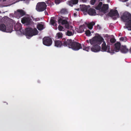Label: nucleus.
I'll return each instance as SVG.
<instances>
[{"label":"nucleus","mask_w":131,"mask_h":131,"mask_svg":"<svg viewBox=\"0 0 131 131\" xmlns=\"http://www.w3.org/2000/svg\"><path fill=\"white\" fill-rule=\"evenodd\" d=\"M104 40L103 38L100 35L95 36L91 39L90 40V43L92 45H94L91 48L92 51L94 52H97L99 51L101 49V47L99 45Z\"/></svg>","instance_id":"nucleus-1"},{"label":"nucleus","mask_w":131,"mask_h":131,"mask_svg":"<svg viewBox=\"0 0 131 131\" xmlns=\"http://www.w3.org/2000/svg\"><path fill=\"white\" fill-rule=\"evenodd\" d=\"M102 45L101 48L102 51H107L108 52L110 53L111 54H113V49H110L109 45H106V43L104 41Z\"/></svg>","instance_id":"nucleus-2"},{"label":"nucleus","mask_w":131,"mask_h":131,"mask_svg":"<svg viewBox=\"0 0 131 131\" xmlns=\"http://www.w3.org/2000/svg\"><path fill=\"white\" fill-rule=\"evenodd\" d=\"M46 7L47 5L44 2H40L37 4L36 9L38 12H42L46 9Z\"/></svg>","instance_id":"nucleus-3"},{"label":"nucleus","mask_w":131,"mask_h":131,"mask_svg":"<svg viewBox=\"0 0 131 131\" xmlns=\"http://www.w3.org/2000/svg\"><path fill=\"white\" fill-rule=\"evenodd\" d=\"M42 42L44 45L49 46L52 45V39L50 37H45L43 38Z\"/></svg>","instance_id":"nucleus-4"},{"label":"nucleus","mask_w":131,"mask_h":131,"mask_svg":"<svg viewBox=\"0 0 131 131\" xmlns=\"http://www.w3.org/2000/svg\"><path fill=\"white\" fill-rule=\"evenodd\" d=\"M70 48L74 50L77 51L82 48V47L80 43L72 41Z\"/></svg>","instance_id":"nucleus-5"},{"label":"nucleus","mask_w":131,"mask_h":131,"mask_svg":"<svg viewBox=\"0 0 131 131\" xmlns=\"http://www.w3.org/2000/svg\"><path fill=\"white\" fill-rule=\"evenodd\" d=\"M121 19L124 22H127L131 19V14L128 12H124L121 16Z\"/></svg>","instance_id":"nucleus-6"},{"label":"nucleus","mask_w":131,"mask_h":131,"mask_svg":"<svg viewBox=\"0 0 131 131\" xmlns=\"http://www.w3.org/2000/svg\"><path fill=\"white\" fill-rule=\"evenodd\" d=\"M72 41L71 39H68L65 38H63L62 39L63 46L64 47H68L69 48L71 46V44Z\"/></svg>","instance_id":"nucleus-7"},{"label":"nucleus","mask_w":131,"mask_h":131,"mask_svg":"<svg viewBox=\"0 0 131 131\" xmlns=\"http://www.w3.org/2000/svg\"><path fill=\"white\" fill-rule=\"evenodd\" d=\"M21 21L22 23L25 24L26 25H28L30 24L32 21L30 18L24 17L22 18Z\"/></svg>","instance_id":"nucleus-8"},{"label":"nucleus","mask_w":131,"mask_h":131,"mask_svg":"<svg viewBox=\"0 0 131 131\" xmlns=\"http://www.w3.org/2000/svg\"><path fill=\"white\" fill-rule=\"evenodd\" d=\"M108 15L109 16L111 17L116 16L117 17H118L119 16V14L117 10H114L113 9L110 10Z\"/></svg>","instance_id":"nucleus-9"},{"label":"nucleus","mask_w":131,"mask_h":131,"mask_svg":"<svg viewBox=\"0 0 131 131\" xmlns=\"http://www.w3.org/2000/svg\"><path fill=\"white\" fill-rule=\"evenodd\" d=\"M32 28H27L25 29V31L24 34L26 36L31 37L33 36L32 33Z\"/></svg>","instance_id":"nucleus-10"},{"label":"nucleus","mask_w":131,"mask_h":131,"mask_svg":"<svg viewBox=\"0 0 131 131\" xmlns=\"http://www.w3.org/2000/svg\"><path fill=\"white\" fill-rule=\"evenodd\" d=\"M108 8V4H103L101 7L100 11L104 13H106Z\"/></svg>","instance_id":"nucleus-11"},{"label":"nucleus","mask_w":131,"mask_h":131,"mask_svg":"<svg viewBox=\"0 0 131 131\" xmlns=\"http://www.w3.org/2000/svg\"><path fill=\"white\" fill-rule=\"evenodd\" d=\"M121 46V43L119 42H117L115 44V47L114 50L113 49V53H114V51L118 52Z\"/></svg>","instance_id":"nucleus-12"},{"label":"nucleus","mask_w":131,"mask_h":131,"mask_svg":"<svg viewBox=\"0 0 131 131\" xmlns=\"http://www.w3.org/2000/svg\"><path fill=\"white\" fill-rule=\"evenodd\" d=\"M87 12L88 14L91 16H95L96 14L95 10L92 8H89Z\"/></svg>","instance_id":"nucleus-13"},{"label":"nucleus","mask_w":131,"mask_h":131,"mask_svg":"<svg viewBox=\"0 0 131 131\" xmlns=\"http://www.w3.org/2000/svg\"><path fill=\"white\" fill-rule=\"evenodd\" d=\"M54 46L58 47H60L62 46H63L62 40L60 41L59 40H56L54 41Z\"/></svg>","instance_id":"nucleus-14"},{"label":"nucleus","mask_w":131,"mask_h":131,"mask_svg":"<svg viewBox=\"0 0 131 131\" xmlns=\"http://www.w3.org/2000/svg\"><path fill=\"white\" fill-rule=\"evenodd\" d=\"M25 14V13L24 10L20 9H18L15 13L16 14L18 15L19 17L23 16Z\"/></svg>","instance_id":"nucleus-15"},{"label":"nucleus","mask_w":131,"mask_h":131,"mask_svg":"<svg viewBox=\"0 0 131 131\" xmlns=\"http://www.w3.org/2000/svg\"><path fill=\"white\" fill-rule=\"evenodd\" d=\"M21 26L20 24H17L14 26V28L16 31H21Z\"/></svg>","instance_id":"nucleus-16"},{"label":"nucleus","mask_w":131,"mask_h":131,"mask_svg":"<svg viewBox=\"0 0 131 131\" xmlns=\"http://www.w3.org/2000/svg\"><path fill=\"white\" fill-rule=\"evenodd\" d=\"M120 50L122 53H127L128 51V49L125 46H122Z\"/></svg>","instance_id":"nucleus-17"},{"label":"nucleus","mask_w":131,"mask_h":131,"mask_svg":"<svg viewBox=\"0 0 131 131\" xmlns=\"http://www.w3.org/2000/svg\"><path fill=\"white\" fill-rule=\"evenodd\" d=\"M90 7V6L89 5L86 6L83 5H82V7H81V10L85 12H87L88 10V9Z\"/></svg>","instance_id":"nucleus-18"},{"label":"nucleus","mask_w":131,"mask_h":131,"mask_svg":"<svg viewBox=\"0 0 131 131\" xmlns=\"http://www.w3.org/2000/svg\"><path fill=\"white\" fill-rule=\"evenodd\" d=\"M68 21L66 20L63 19H62L60 18L58 20V23L59 24H61L62 25H65L67 23Z\"/></svg>","instance_id":"nucleus-19"},{"label":"nucleus","mask_w":131,"mask_h":131,"mask_svg":"<svg viewBox=\"0 0 131 131\" xmlns=\"http://www.w3.org/2000/svg\"><path fill=\"white\" fill-rule=\"evenodd\" d=\"M102 2H100L99 1V2L97 4L98 5L95 7V9L100 11L102 7L101 6L102 5Z\"/></svg>","instance_id":"nucleus-20"},{"label":"nucleus","mask_w":131,"mask_h":131,"mask_svg":"<svg viewBox=\"0 0 131 131\" xmlns=\"http://www.w3.org/2000/svg\"><path fill=\"white\" fill-rule=\"evenodd\" d=\"M60 13L61 14H66L68 13V11L66 8H63L61 9Z\"/></svg>","instance_id":"nucleus-21"},{"label":"nucleus","mask_w":131,"mask_h":131,"mask_svg":"<svg viewBox=\"0 0 131 131\" xmlns=\"http://www.w3.org/2000/svg\"><path fill=\"white\" fill-rule=\"evenodd\" d=\"M6 27L4 24H2L0 25V30L3 32L5 31Z\"/></svg>","instance_id":"nucleus-22"},{"label":"nucleus","mask_w":131,"mask_h":131,"mask_svg":"<svg viewBox=\"0 0 131 131\" xmlns=\"http://www.w3.org/2000/svg\"><path fill=\"white\" fill-rule=\"evenodd\" d=\"M95 23L94 22H91L87 24V27L88 28L91 29L93 28V26L95 25Z\"/></svg>","instance_id":"nucleus-23"},{"label":"nucleus","mask_w":131,"mask_h":131,"mask_svg":"<svg viewBox=\"0 0 131 131\" xmlns=\"http://www.w3.org/2000/svg\"><path fill=\"white\" fill-rule=\"evenodd\" d=\"M99 0H91L90 1V3L92 5H94L95 4V5H97L99 2Z\"/></svg>","instance_id":"nucleus-24"},{"label":"nucleus","mask_w":131,"mask_h":131,"mask_svg":"<svg viewBox=\"0 0 131 131\" xmlns=\"http://www.w3.org/2000/svg\"><path fill=\"white\" fill-rule=\"evenodd\" d=\"M78 2V0H71L69 2V5L71 6H72V4H77Z\"/></svg>","instance_id":"nucleus-25"},{"label":"nucleus","mask_w":131,"mask_h":131,"mask_svg":"<svg viewBox=\"0 0 131 131\" xmlns=\"http://www.w3.org/2000/svg\"><path fill=\"white\" fill-rule=\"evenodd\" d=\"M38 32V31L36 28H34L33 29L32 28V33L33 36L37 35Z\"/></svg>","instance_id":"nucleus-26"},{"label":"nucleus","mask_w":131,"mask_h":131,"mask_svg":"<svg viewBox=\"0 0 131 131\" xmlns=\"http://www.w3.org/2000/svg\"><path fill=\"white\" fill-rule=\"evenodd\" d=\"M62 37V34L61 32H59L56 34V38L57 39L61 38Z\"/></svg>","instance_id":"nucleus-27"},{"label":"nucleus","mask_w":131,"mask_h":131,"mask_svg":"<svg viewBox=\"0 0 131 131\" xmlns=\"http://www.w3.org/2000/svg\"><path fill=\"white\" fill-rule=\"evenodd\" d=\"M37 28L39 30H41L43 29V25L42 24H39L37 25Z\"/></svg>","instance_id":"nucleus-28"},{"label":"nucleus","mask_w":131,"mask_h":131,"mask_svg":"<svg viewBox=\"0 0 131 131\" xmlns=\"http://www.w3.org/2000/svg\"><path fill=\"white\" fill-rule=\"evenodd\" d=\"M126 22L127 23L125 24V25L126 26V27L128 28H131V20L130 19L128 21ZM129 30H131V29Z\"/></svg>","instance_id":"nucleus-29"},{"label":"nucleus","mask_w":131,"mask_h":131,"mask_svg":"<svg viewBox=\"0 0 131 131\" xmlns=\"http://www.w3.org/2000/svg\"><path fill=\"white\" fill-rule=\"evenodd\" d=\"M12 28L11 27H8L6 28L5 31L6 32H11L12 31Z\"/></svg>","instance_id":"nucleus-30"},{"label":"nucleus","mask_w":131,"mask_h":131,"mask_svg":"<svg viewBox=\"0 0 131 131\" xmlns=\"http://www.w3.org/2000/svg\"><path fill=\"white\" fill-rule=\"evenodd\" d=\"M56 21L55 20L51 19L50 20V23L51 25L54 26L56 25Z\"/></svg>","instance_id":"nucleus-31"},{"label":"nucleus","mask_w":131,"mask_h":131,"mask_svg":"<svg viewBox=\"0 0 131 131\" xmlns=\"http://www.w3.org/2000/svg\"><path fill=\"white\" fill-rule=\"evenodd\" d=\"M66 35L68 36H72L74 34V33H73L71 31L68 30L66 32Z\"/></svg>","instance_id":"nucleus-32"},{"label":"nucleus","mask_w":131,"mask_h":131,"mask_svg":"<svg viewBox=\"0 0 131 131\" xmlns=\"http://www.w3.org/2000/svg\"><path fill=\"white\" fill-rule=\"evenodd\" d=\"M85 34L86 36H90L91 34L90 31L89 30H88L85 31Z\"/></svg>","instance_id":"nucleus-33"},{"label":"nucleus","mask_w":131,"mask_h":131,"mask_svg":"<svg viewBox=\"0 0 131 131\" xmlns=\"http://www.w3.org/2000/svg\"><path fill=\"white\" fill-rule=\"evenodd\" d=\"M110 42L112 43H113L115 42L116 40L114 38H112L110 40Z\"/></svg>","instance_id":"nucleus-34"},{"label":"nucleus","mask_w":131,"mask_h":131,"mask_svg":"<svg viewBox=\"0 0 131 131\" xmlns=\"http://www.w3.org/2000/svg\"><path fill=\"white\" fill-rule=\"evenodd\" d=\"M90 47H85L83 48V50H86L87 51H88L90 49Z\"/></svg>","instance_id":"nucleus-35"},{"label":"nucleus","mask_w":131,"mask_h":131,"mask_svg":"<svg viewBox=\"0 0 131 131\" xmlns=\"http://www.w3.org/2000/svg\"><path fill=\"white\" fill-rule=\"evenodd\" d=\"M63 29H64V28H63V27L61 26H59L58 27V30L60 31H61Z\"/></svg>","instance_id":"nucleus-36"},{"label":"nucleus","mask_w":131,"mask_h":131,"mask_svg":"<svg viewBox=\"0 0 131 131\" xmlns=\"http://www.w3.org/2000/svg\"><path fill=\"white\" fill-rule=\"evenodd\" d=\"M65 27L69 29V24L68 22V23H67L66 24L64 25Z\"/></svg>","instance_id":"nucleus-37"},{"label":"nucleus","mask_w":131,"mask_h":131,"mask_svg":"<svg viewBox=\"0 0 131 131\" xmlns=\"http://www.w3.org/2000/svg\"><path fill=\"white\" fill-rule=\"evenodd\" d=\"M55 3L57 4H58L60 2V0H54Z\"/></svg>","instance_id":"nucleus-38"},{"label":"nucleus","mask_w":131,"mask_h":131,"mask_svg":"<svg viewBox=\"0 0 131 131\" xmlns=\"http://www.w3.org/2000/svg\"><path fill=\"white\" fill-rule=\"evenodd\" d=\"M97 29L99 30H100L101 29V27L99 25H97Z\"/></svg>","instance_id":"nucleus-39"},{"label":"nucleus","mask_w":131,"mask_h":131,"mask_svg":"<svg viewBox=\"0 0 131 131\" xmlns=\"http://www.w3.org/2000/svg\"><path fill=\"white\" fill-rule=\"evenodd\" d=\"M124 38L123 37H121L120 38V40L121 41H123L124 40Z\"/></svg>","instance_id":"nucleus-40"},{"label":"nucleus","mask_w":131,"mask_h":131,"mask_svg":"<svg viewBox=\"0 0 131 131\" xmlns=\"http://www.w3.org/2000/svg\"><path fill=\"white\" fill-rule=\"evenodd\" d=\"M82 1L84 2H86L88 0H82Z\"/></svg>","instance_id":"nucleus-41"},{"label":"nucleus","mask_w":131,"mask_h":131,"mask_svg":"<svg viewBox=\"0 0 131 131\" xmlns=\"http://www.w3.org/2000/svg\"><path fill=\"white\" fill-rule=\"evenodd\" d=\"M73 15L75 17L77 15L76 14V13H74L73 14Z\"/></svg>","instance_id":"nucleus-42"},{"label":"nucleus","mask_w":131,"mask_h":131,"mask_svg":"<svg viewBox=\"0 0 131 131\" xmlns=\"http://www.w3.org/2000/svg\"><path fill=\"white\" fill-rule=\"evenodd\" d=\"M86 42L88 43H89V41L88 40H86Z\"/></svg>","instance_id":"nucleus-43"},{"label":"nucleus","mask_w":131,"mask_h":131,"mask_svg":"<svg viewBox=\"0 0 131 131\" xmlns=\"http://www.w3.org/2000/svg\"><path fill=\"white\" fill-rule=\"evenodd\" d=\"M120 1H122L123 0H119ZM125 2H126L128 1V0H124Z\"/></svg>","instance_id":"nucleus-44"},{"label":"nucleus","mask_w":131,"mask_h":131,"mask_svg":"<svg viewBox=\"0 0 131 131\" xmlns=\"http://www.w3.org/2000/svg\"><path fill=\"white\" fill-rule=\"evenodd\" d=\"M45 14L46 15V13H47V15H48V13H47V12L46 11H45Z\"/></svg>","instance_id":"nucleus-45"},{"label":"nucleus","mask_w":131,"mask_h":131,"mask_svg":"<svg viewBox=\"0 0 131 131\" xmlns=\"http://www.w3.org/2000/svg\"><path fill=\"white\" fill-rule=\"evenodd\" d=\"M131 52V47L130 49L129 50Z\"/></svg>","instance_id":"nucleus-46"},{"label":"nucleus","mask_w":131,"mask_h":131,"mask_svg":"<svg viewBox=\"0 0 131 131\" xmlns=\"http://www.w3.org/2000/svg\"><path fill=\"white\" fill-rule=\"evenodd\" d=\"M6 0H3V1H6Z\"/></svg>","instance_id":"nucleus-47"},{"label":"nucleus","mask_w":131,"mask_h":131,"mask_svg":"<svg viewBox=\"0 0 131 131\" xmlns=\"http://www.w3.org/2000/svg\"><path fill=\"white\" fill-rule=\"evenodd\" d=\"M116 19V18H115V19H114V20H115V19Z\"/></svg>","instance_id":"nucleus-48"},{"label":"nucleus","mask_w":131,"mask_h":131,"mask_svg":"<svg viewBox=\"0 0 131 131\" xmlns=\"http://www.w3.org/2000/svg\"><path fill=\"white\" fill-rule=\"evenodd\" d=\"M36 19H35V21H37V20H36Z\"/></svg>","instance_id":"nucleus-49"}]
</instances>
